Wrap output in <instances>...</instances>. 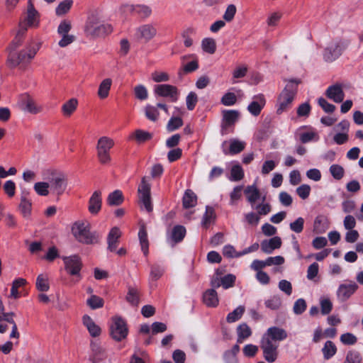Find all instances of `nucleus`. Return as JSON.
Here are the masks:
<instances>
[{
  "mask_svg": "<svg viewBox=\"0 0 363 363\" xmlns=\"http://www.w3.org/2000/svg\"><path fill=\"white\" fill-rule=\"evenodd\" d=\"M84 32L85 36L91 40L104 38L113 32V27L105 21L100 12L95 11L88 16Z\"/></svg>",
  "mask_w": 363,
  "mask_h": 363,
  "instance_id": "obj_2",
  "label": "nucleus"
},
{
  "mask_svg": "<svg viewBox=\"0 0 363 363\" xmlns=\"http://www.w3.org/2000/svg\"><path fill=\"white\" fill-rule=\"evenodd\" d=\"M67 184V179L62 173H53L49 179L50 189L57 195H61L65 192Z\"/></svg>",
  "mask_w": 363,
  "mask_h": 363,
  "instance_id": "obj_12",
  "label": "nucleus"
},
{
  "mask_svg": "<svg viewBox=\"0 0 363 363\" xmlns=\"http://www.w3.org/2000/svg\"><path fill=\"white\" fill-rule=\"evenodd\" d=\"M340 340L341 342L345 345H354L357 342V337L351 333H346L341 335Z\"/></svg>",
  "mask_w": 363,
  "mask_h": 363,
  "instance_id": "obj_58",
  "label": "nucleus"
},
{
  "mask_svg": "<svg viewBox=\"0 0 363 363\" xmlns=\"http://www.w3.org/2000/svg\"><path fill=\"white\" fill-rule=\"evenodd\" d=\"M17 106L22 111L33 115L38 114L43 110V106L39 105L28 93L18 96Z\"/></svg>",
  "mask_w": 363,
  "mask_h": 363,
  "instance_id": "obj_7",
  "label": "nucleus"
},
{
  "mask_svg": "<svg viewBox=\"0 0 363 363\" xmlns=\"http://www.w3.org/2000/svg\"><path fill=\"white\" fill-rule=\"evenodd\" d=\"M72 233L75 239L85 245H94L99 242L101 236L96 231L91 232L88 223L77 221L72 228Z\"/></svg>",
  "mask_w": 363,
  "mask_h": 363,
  "instance_id": "obj_3",
  "label": "nucleus"
},
{
  "mask_svg": "<svg viewBox=\"0 0 363 363\" xmlns=\"http://www.w3.org/2000/svg\"><path fill=\"white\" fill-rule=\"evenodd\" d=\"M101 192L95 191L89 201V211L93 215L97 214L101 208Z\"/></svg>",
  "mask_w": 363,
  "mask_h": 363,
  "instance_id": "obj_22",
  "label": "nucleus"
},
{
  "mask_svg": "<svg viewBox=\"0 0 363 363\" xmlns=\"http://www.w3.org/2000/svg\"><path fill=\"white\" fill-rule=\"evenodd\" d=\"M40 49V44L33 43L27 45L19 50H10L8 52L6 65L9 69L18 68L24 72L27 69L32 60L35 58Z\"/></svg>",
  "mask_w": 363,
  "mask_h": 363,
  "instance_id": "obj_1",
  "label": "nucleus"
},
{
  "mask_svg": "<svg viewBox=\"0 0 363 363\" xmlns=\"http://www.w3.org/2000/svg\"><path fill=\"white\" fill-rule=\"evenodd\" d=\"M154 91L160 96L169 98L172 102H176L179 95V91L176 86L167 84L156 85Z\"/></svg>",
  "mask_w": 363,
  "mask_h": 363,
  "instance_id": "obj_13",
  "label": "nucleus"
},
{
  "mask_svg": "<svg viewBox=\"0 0 363 363\" xmlns=\"http://www.w3.org/2000/svg\"><path fill=\"white\" fill-rule=\"evenodd\" d=\"M245 194L247 196L248 202L251 204L252 208H254L255 202L261 198V194L255 185L247 186L245 191Z\"/></svg>",
  "mask_w": 363,
  "mask_h": 363,
  "instance_id": "obj_25",
  "label": "nucleus"
},
{
  "mask_svg": "<svg viewBox=\"0 0 363 363\" xmlns=\"http://www.w3.org/2000/svg\"><path fill=\"white\" fill-rule=\"evenodd\" d=\"M124 198L121 191L115 190L109 194L107 198V203L110 206H119L123 202Z\"/></svg>",
  "mask_w": 363,
  "mask_h": 363,
  "instance_id": "obj_38",
  "label": "nucleus"
},
{
  "mask_svg": "<svg viewBox=\"0 0 363 363\" xmlns=\"http://www.w3.org/2000/svg\"><path fill=\"white\" fill-rule=\"evenodd\" d=\"M138 237L141 246V250L145 256L148 254L149 242L147 239V233L145 226H142L138 233Z\"/></svg>",
  "mask_w": 363,
  "mask_h": 363,
  "instance_id": "obj_37",
  "label": "nucleus"
},
{
  "mask_svg": "<svg viewBox=\"0 0 363 363\" xmlns=\"http://www.w3.org/2000/svg\"><path fill=\"white\" fill-rule=\"evenodd\" d=\"M201 47L204 52L213 54L216 50V43L214 39L206 38L203 39L201 42Z\"/></svg>",
  "mask_w": 363,
  "mask_h": 363,
  "instance_id": "obj_47",
  "label": "nucleus"
},
{
  "mask_svg": "<svg viewBox=\"0 0 363 363\" xmlns=\"http://www.w3.org/2000/svg\"><path fill=\"white\" fill-rule=\"evenodd\" d=\"M216 219V213L213 208L207 206L206 207V212L203 216L201 225L203 228L207 229Z\"/></svg>",
  "mask_w": 363,
  "mask_h": 363,
  "instance_id": "obj_34",
  "label": "nucleus"
},
{
  "mask_svg": "<svg viewBox=\"0 0 363 363\" xmlns=\"http://www.w3.org/2000/svg\"><path fill=\"white\" fill-rule=\"evenodd\" d=\"M358 286L355 283L349 284H340L337 291V298L341 301H347L357 289Z\"/></svg>",
  "mask_w": 363,
  "mask_h": 363,
  "instance_id": "obj_20",
  "label": "nucleus"
},
{
  "mask_svg": "<svg viewBox=\"0 0 363 363\" xmlns=\"http://www.w3.org/2000/svg\"><path fill=\"white\" fill-rule=\"evenodd\" d=\"M204 303L208 307H216L218 304V294L214 289H208L203 296Z\"/></svg>",
  "mask_w": 363,
  "mask_h": 363,
  "instance_id": "obj_26",
  "label": "nucleus"
},
{
  "mask_svg": "<svg viewBox=\"0 0 363 363\" xmlns=\"http://www.w3.org/2000/svg\"><path fill=\"white\" fill-rule=\"evenodd\" d=\"M180 60L182 66L178 72L179 75L191 73L199 69V60L196 55H185Z\"/></svg>",
  "mask_w": 363,
  "mask_h": 363,
  "instance_id": "obj_11",
  "label": "nucleus"
},
{
  "mask_svg": "<svg viewBox=\"0 0 363 363\" xmlns=\"http://www.w3.org/2000/svg\"><path fill=\"white\" fill-rule=\"evenodd\" d=\"M13 313H4L2 311L0 313V319L1 322L6 321L12 325V331L10 334V337L18 338L19 337V333L18 332L17 325L13 319Z\"/></svg>",
  "mask_w": 363,
  "mask_h": 363,
  "instance_id": "obj_28",
  "label": "nucleus"
},
{
  "mask_svg": "<svg viewBox=\"0 0 363 363\" xmlns=\"http://www.w3.org/2000/svg\"><path fill=\"white\" fill-rule=\"evenodd\" d=\"M279 346L278 342L262 337L260 348L262 350L263 357L267 362L273 363L277 359L279 356Z\"/></svg>",
  "mask_w": 363,
  "mask_h": 363,
  "instance_id": "obj_9",
  "label": "nucleus"
},
{
  "mask_svg": "<svg viewBox=\"0 0 363 363\" xmlns=\"http://www.w3.org/2000/svg\"><path fill=\"white\" fill-rule=\"evenodd\" d=\"M362 360V357L360 352L354 350H351L347 352L343 363H361Z\"/></svg>",
  "mask_w": 363,
  "mask_h": 363,
  "instance_id": "obj_48",
  "label": "nucleus"
},
{
  "mask_svg": "<svg viewBox=\"0 0 363 363\" xmlns=\"http://www.w3.org/2000/svg\"><path fill=\"white\" fill-rule=\"evenodd\" d=\"M304 219L301 217L298 218L294 222L291 223L289 225L291 230L296 233H301L304 227Z\"/></svg>",
  "mask_w": 363,
  "mask_h": 363,
  "instance_id": "obj_63",
  "label": "nucleus"
},
{
  "mask_svg": "<svg viewBox=\"0 0 363 363\" xmlns=\"http://www.w3.org/2000/svg\"><path fill=\"white\" fill-rule=\"evenodd\" d=\"M320 311L323 315L329 314L333 310V303L328 298L322 297L320 299Z\"/></svg>",
  "mask_w": 363,
  "mask_h": 363,
  "instance_id": "obj_54",
  "label": "nucleus"
},
{
  "mask_svg": "<svg viewBox=\"0 0 363 363\" xmlns=\"http://www.w3.org/2000/svg\"><path fill=\"white\" fill-rule=\"evenodd\" d=\"M126 300L131 305L137 306L139 303V292L138 289L133 287H129Z\"/></svg>",
  "mask_w": 363,
  "mask_h": 363,
  "instance_id": "obj_51",
  "label": "nucleus"
},
{
  "mask_svg": "<svg viewBox=\"0 0 363 363\" xmlns=\"http://www.w3.org/2000/svg\"><path fill=\"white\" fill-rule=\"evenodd\" d=\"M306 302L303 298L297 299L293 307V311L296 315L302 314L306 309Z\"/></svg>",
  "mask_w": 363,
  "mask_h": 363,
  "instance_id": "obj_61",
  "label": "nucleus"
},
{
  "mask_svg": "<svg viewBox=\"0 0 363 363\" xmlns=\"http://www.w3.org/2000/svg\"><path fill=\"white\" fill-rule=\"evenodd\" d=\"M86 303L91 309H97L103 307L104 300L99 296L92 295L86 301Z\"/></svg>",
  "mask_w": 363,
  "mask_h": 363,
  "instance_id": "obj_56",
  "label": "nucleus"
},
{
  "mask_svg": "<svg viewBox=\"0 0 363 363\" xmlns=\"http://www.w3.org/2000/svg\"><path fill=\"white\" fill-rule=\"evenodd\" d=\"M157 106L147 105L145 108V116L152 121H157L159 118V111Z\"/></svg>",
  "mask_w": 363,
  "mask_h": 363,
  "instance_id": "obj_53",
  "label": "nucleus"
},
{
  "mask_svg": "<svg viewBox=\"0 0 363 363\" xmlns=\"http://www.w3.org/2000/svg\"><path fill=\"white\" fill-rule=\"evenodd\" d=\"M36 289L42 292L48 291L50 289L48 277L46 274H40L37 277Z\"/></svg>",
  "mask_w": 363,
  "mask_h": 363,
  "instance_id": "obj_43",
  "label": "nucleus"
},
{
  "mask_svg": "<svg viewBox=\"0 0 363 363\" xmlns=\"http://www.w3.org/2000/svg\"><path fill=\"white\" fill-rule=\"evenodd\" d=\"M197 203V196L191 189H186L182 198V204L184 208L194 207Z\"/></svg>",
  "mask_w": 363,
  "mask_h": 363,
  "instance_id": "obj_30",
  "label": "nucleus"
},
{
  "mask_svg": "<svg viewBox=\"0 0 363 363\" xmlns=\"http://www.w3.org/2000/svg\"><path fill=\"white\" fill-rule=\"evenodd\" d=\"M121 236V232L118 228L113 227L111 229L107 237L108 250H110L111 252H115L116 250L118 244V240Z\"/></svg>",
  "mask_w": 363,
  "mask_h": 363,
  "instance_id": "obj_23",
  "label": "nucleus"
},
{
  "mask_svg": "<svg viewBox=\"0 0 363 363\" xmlns=\"http://www.w3.org/2000/svg\"><path fill=\"white\" fill-rule=\"evenodd\" d=\"M281 304L282 301L279 295L272 296L264 301L266 308L272 311L279 310L281 308Z\"/></svg>",
  "mask_w": 363,
  "mask_h": 363,
  "instance_id": "obj_39",
  "label": "nucleus"
},
{
  "mask_svg": "<svg viewBox=\"0 0 363 363\" xmlns=\"http://www.w3.org/2000/svg\"><path fill=\"white\" fill-rule=\"evenodd\" d=\"M112 80L110 78H106L100 83L97 94L101 99H104L108 96Z\"/></svg>",
  "mask_w": 363,
  "mask_h": 363,
  "instance_id": "obj_36",
  "label": "nucleus"
},
{
  "mask_svg": "<svg viewBox=\"0 0 363 363\" xmlns=\"http://www.w3.org/2000/svg\"><path fill=\"white\" fill-rule=\"evenodd\" d=\"M281 246V240L277 236L269 240H264L261 242V250L266 254H271L274 250L280 248Z\"/></svg>",
  "mask_w": 363,
  "mask_h": 363,
  "instance_id": "obj_21",
  "label": "nucleus"
},
{
  "mask_svg": "<svg viewBox=\"0 0 363 363\" xmlns=\"http://www.w3.org/2000/svg\"><path fill=\"white\" fill-rule=\"evenodd\" d=\"M19 209L24 218H28L31 213L32 204L26 196H22L21 203L19 204Z\"/></svg>",
  "mask_w": 363,
  "mask_h": 363,
  "instance_id": "obj_42",
  "label": "nucleus"
},
{
  "mask_svg": "<svg viewBox=\"0 0 363 363\" xmlns=\"http://www.w3.org/2000/svg\"><path fill=\"white\" fill-rule=\"evenodd\" d=\"M157 34V29L155 24L145 23L136 28L135 38L137 40L146 43L152 40Z\"/></svg>",
  "mask_w": 363,
  "mask_h": 363,
  "instance_id": "obj_10",
  "label": "nucleus"
},
{
  "mask_svg": "<svg viewBox=\"0 0 363 363\" xmlns=\"http://www.w3.org/2000/svg\"><path fill=\"white\" fill-rule=\"evenodd\" d=\"M266 104V99L263 94H259L252 97V101L247 106V111L254 116L260 114Z\"/></svg>",
  "mask_w": 363,
  "mask_h": 363,
  "instance_id": "obj_16",
  "label": "nucleus"
},
{
  "mask_svg": "<svg viewBox=\"0 0 363 363\" xmlns=\"http://www.w3.org/2000/svg\"><path fill=\"white\" fill-rule=\"evenodd\" d=\"M22 21L26 22V24L30 28H38L39 26L40 13L30 1H28L26 14Z\"/></svg>",
  "mask_w": 363,
  "mask_h": 363,
  "instance_id": "obj_15",
  "label": "nucleus"
},
{
  "mask_svg": "<svg viewBox=\"0 0 363 363\" xmlns=\"http://www.w3.org/2000/svg\"><path fill=\"white\" fill-rule=\"evenodd\" d=\"M72 4L71 0H64L56 8L55 12L57 16H62L70 9Z\"/></svg>",
  "mask_w": 363,
  "mask_h": 363,
  "instance_id": "obj_59",
  "label": "nucleus"
},
{
  "mask_svg": "<svg viewBox=\"0 0 363 363\" xmlns=\"http://www.w3.org/2000/svg\"><path fill=\"white\" fill-rule=\"evenodd\" d=\"M322 352L324 358L325 359H329L335 354L337 352V347L332 341L328 340L325 342L322 349Z\"/></svg>",
  "mask_w": 363,
  "mask_h": 363,
  "instance_id": "obj_44",
  "label": "nucleus"
},
{
  "mask_svg": "<svg viewBox=\"0 0 363 363\" xmlns=\"http://www.w3.org/2000/svg\"><path fill=\"white\" fill-rule=\"evenodd\" d=\"M109 329L111 337L118 342L126 338L128 334V328L125 320L118 315L112 317Z\"/></svg>",
  "mask_w": 363,
  "mask_h": 363,
  "instance_id": "obj_6",
  "label": "nucleus"
},
{
  "mask_svg": "<svg viewBox=\"0 0 363 363\" xmlns=\"http://www.w3.org/2000/svg\"><path fill=\"white\" fill-rule=\"evenodd\" d=\"M325 96L335 103H340L344 100L345 93L342 86L336 84L327 89Z\"/></svg>",
  "mask_w": 363,
  "mask_h": 363,
  "instance_id": "obj_19",
  "label": "nucleus"
},
{
  "mask_svg": "<svg viewBox=\"0 0 363 363\" xmlns=\"http://www.w3.org/2000/svg\"><path fill=\"white\" fill-rule=\"evenodd\" d=\"M240 113L235 110H226L223 111L222 135L226 134L225 130L235 124L238 120Z\"/></svg>",
  "mask_w": 363,
  "mask_h": 363,
  "instance_id": "obj_18",
  "label": "nucleus"
},
{
  "mask_svg": "<svg viewBox=\"0 0 363 363\" xmlns=\"http://www.w3.org/2000/svg\"><path fill=\"white\" fill-rule=\"evenodd\" d=\"M83 323L86 327L91 336L97 337L101 334V328L95 324L89 315H85L83 316Z\"/></svg>",
  "mask_w": 363,
  "mask_h": 363,
  "instance_id": "obj_32",
  "label": "nucleus"
},
{
  "mask_svg": "<svg viewBox=\"0 0 363 363\" xmlns=\"http://www.w3.org/2000/svg\"><path fill=\"white\" fill-rule=\"evenodd\" d=\"M78 101L76 99H70L65 102L62 107V111L65 116H70L77 109Z\"/></svg>",
  "mask_w": 363,
  "mask_h": 363,
  "instance_id": "obj_40",
  "label": "nucleus"
},
{
  "mask_svg": "<svg viewBox=\"0 0 363 363\" xmlns=\"http://www.w3.org/2000/svg\"><path fill=\"white\" fill-rule=\"evenodd\" d=\"M114 146V141L111 138L103 136L97 142L96 151L100 152H109Z\"/></svg>",
  "mask_w": 363,
  "mask_h": 363,
  "instance_id": "obj_27",
  "label": "nucleus"
},
{
  "mask_svg": "<svg viewBox=\"0 0 363 363\" xmlns=\"http://www.w3.org/2000/svg\"><path fill=\"white\" fill-rule=\"evenodd\" d=\"M134 94L135 97L139 100H145L148 96L147 89L142 84L135 86Z\"/></svg>",
  "mask_w": 363,
  "mask_h": 363,
  "instance_id": "obj_64",
  "label": "nucleus"
},
{
  "mask_svg": "<svg viewBox=\"0 0 363 363\" xmlns=\"http://www.w3.org/2000/svg\"><path fill=\"white\" fill-rule=\"evenodd\" d=\"M245 147V143L244 142L240 141L236 139H233L230 140V148L229 150H226L223 148V153L225 155H235L241 152Z\"/></svg>",
  "mask_w": 363,
  "mask_h": 363,
  "instance_id": "obj_33",
  "label": "nucleus"
},
{
  "mask_svg": "<svg viewBox=\"0 0 363 363\" xmlns=\"http://www.w3.org/2000/svg\"><path fill=\"white\" fill-rule=\"evenodd\" d=\"M237 342L242 343L245 340L251 336L252 330L246 323H242L237 328Z\"/></svg>",
  "mask_w": 363,
  "mask_h": 363,
  "instance_id": "obj_35",
  "label": "nucleus"
},
{
  "mask_svg": "<svg viewBox=\"0 0 363 363\" xmlns=\"http://www.w3.org/2000/svg\"><path fill=\"white\" fill-rule=\"evenodd\" d=\"M150 189V184L147 182L146 178L143 177L138 189V200L141 208H144L148 213L153 210Z\"/></svg>",
  "mask_w": 363,
  "mask_h": 363,
  "instance_id": "obj_8",
  "label": "nucleus"
},
{
  "mask_svg": "<svg viewBox=\"0 0 363 363\" xmlns=\"http://www.w3.org/2000/svg\"><path fill=\"white\" fill-rule=\"evenodd\" d=\"M330 172L335 179L340 180L345 174L344 168L339 164H333L330 167Z\"/></svg>",
  "mask_w": 363,
  "mask_h": 363,
  "instance_id": "obj_57",
  "label": "nucleus"
},
{
  "mask_svg": "<svg viewBox=\"0 0 363 363\" xmlns=\"http://www.w3.org/2000/svg\"><path fill=\"white\" fill-rule=\"evenodd\" d=\"M65 270L72 276L78 275L82 269V261L79 256L73 255L63 258Z\"/></svg>",
  "mask_w": 363,
  "mask_h": 363,
  "instance_id": "obj_14",
  "label": "nucleus"
},
{
  "mask_svg": "<svg viewBox=\"0 0 363 363\" xmlns=\"http://www.w3.org/2000/svg\"><path fill=\"white\" fill-rule=\"evenodd\" d=\"M49 182H37L34 185V189L40 196H48L49 194Z\"/></svg>",
  "mask_w": 363,
  "mask_h": 363,
  "instance_id": "obj_55",
  "label": "nucleus"
},
{
  "mask_svg": "<svg viewBox=\"0 0 363 363\" xmlns=\"http://www.w3.org/2000/svg\"><path fill=\"white\" fill-rule=\"evenodd\" d=\"M254 209L257 211L259 216H266L272 211V206L269 203H262L258 205H254Z\"/></svg>",
  "mask_w": 363,
  "mask_h": 363,
  "instance_id": "obj_62",
  "label": "nucleus"
},
{
  "mask_svg": "<svg viewBox=\"0 0 363 363\" xmlns=\"http://www.w3.org/2000/svg\"><path fill=\"white\" fill-rule=\"evenodd\" d=\"M287 336V333L284 329L274 326L269 328L262 337L278 342L286 339Z\"/></svg>",
  "mask_w": 363,
  "mask_h": 363,
  "instance_id": "obj_17",
  "label": "nucleus"
},
{
  "mask_svg": "<svg viewBox=\"0 0 363 363\" xmlns=\"http://www.w3.org/2000/svg\"><path fill=\"white\" fill-rule=\"evenodd\" d=\"M152 135L147 131L138 129L136 130L132 135L130 136V139H135L138 143H145L147 140L152 139Z\"/></svg>",
  "mask_w": 363,
  "mask_h": 363,
  "instance_id": "obj_41",
  "label": "nucleus"
},
{
  "mask_svg": "<svg viewBox=\"0 0 363 363\" xmlns=\"http://www.w3.org/2000/svg\"><path fill=\"white\" fill-rule=\"evenodd\" d=\"M183 125V121L180 117H172L169 121L167 128L169 131H174Z\"/></svg>",
  "mask_w": 363,
  "mask_h": 363,
  "instance_id": "obj_60",
  "label": "nucleus"
},
{
  "mask_svg": "<svg viewBox=\"0 0 363 363\" xmlns=\"http://www.w3.org/2000/svg\"><path fill=\"white\" fill-rule=\"evenodd\" d=\"M26 284V280L23 278H18L15 279L12 283V286L11 289V297L13 298H19L20 295L18 291V289L21 286H24Z\"/></svg>",
  "mask_w": 363,
  "mask_h": 363,
  "instance_id": "obj_50",
  "label": "nucleus"
},
{
  "mask_svg": "<svg viewBox=\"0 0 363 363\" xmlns=\"http://www.w3.org/2000/svg\"><path fill=\"white\" fill-rule=\"evenodd\" d=\"M298 84V82L295 80H290L286 84L277 100V114H281L291 107L297 91Z\"/></svg>",
  "mask_w": 363,
  "mask_h": 363,
  "instance_id": "obj_4",
  "label": "nucleus"
},
{
  "mask_svg": "<svg viewBox=\"0 0 363 363\" xmlns=\"http://www.w3.org/2000/svg\"><path fill=\"white\" fill-rule=\"evenodd\" d=\"M164 268L159 264H152L150 267L149 280L150 281H157L164 274Z\"/></svg>",
  "mask_w": 363,
  "mask_h": 363,
  "instance_id": "obj_46",
  "label": "nucleus"
},
{
  "mask_svg": "<svg viewBox=\"0 0 363 363\" xmlns=\"http://www.w3.org/2000/svg\"><path fill=\"white\" fill-rule=\"evenodd\" d=\"M329 228L328 218L324 216H318L314 220L313 230L316 233H323Z\"/></svg>",
  "mask_w": 363,
  "mask_h": 363,
  "instance_id": "obj_31",
  "label": "nucleus"
},
{
  "mask_svg": "<svg viewBox=\"0 0 363 363\" xmlns=\"http://www.w3.org/2000/svg\"><path fill=\"white\" fill-rule=\"evenodd\" d=\"M245 307L242 306L237 307L233 312L228 313L226 318L227 322L230 323L240 320L245 313Z\"/></svg>",
  "mask_w": 363,
  "mask_h": 363,
  "instance_id": "obj_49",
  "label": "nucleus"
},
{
  "mask_svg": "<svg viewBox=\"0 0 363 363\" xmlns=\"http://www.w3.org/2000/svg\"><path fill=\"white\" fill-rule=\"evenodd\" d=\"M91 351L92 354L89 359L93 363H99L106 357L105 350L97 344H91Z\"/></svg>",
  "mask_w": 363,
  "mask_h": 363,
  "instance_id": "obj_29",
  "label": "nucleus"
},
{
  "mask_svg": "<svg viewBox=\"0 0 363 363\" xmlns=\"http://www.w3.org/2000/svg\"><path fill=\"white\" fill-rule=\"evenodd\" d=\"M347 45L348 42L345 40H333L324 50L323 59L329 62L335 61L342 54Z\"/></svg>",
  "mask_w": 363,
  "mask_h": 363,
  "instance_id": "obj_5",
  "label": "nucleus"
},
{
  "mask_svg": "<svg viewBox=\"0 0 363 363\" xmlns=\"http://www.w3.org/2000/svg\"><path fill=\"white\" fill-rule=\"evenodd\" d=\"M186 235V228L180 225H175L170 233L169 242L172 245L181 242Z\"/></svg>",
  "mask_w": 363,
  "mask_h": 363,
  "instance_id": "obj_24",
  "label": "nucleus"
},
{
  "mask_svg": "<svg viewBox=\"0 0 363 363\" xmlns=\"http://www.w3.org/2000/svg\"><path fill=\"white\" fill-rule=\"evenodd\" d=\"M244 177V172L240 164L233 165L230 171V179L232 181H240Z\"/></svg>",
  "mask_w": 363,
  "mask_h": 363,
  "instance_id": "obj_52",
  "label": "nucleus"
},
{
  "mask_svg": "<svg viewBox=\"0 0 363 363\" xmlns=\"http://www.w3.org/2000/svg\"><path fill=\"white\" fill-rule=\"evenodd\" d=\"M130 9L134 13L143 18L149 17L152 13V9L149 6L145 5L130 6Z\"/></svg>",
  "mask_w": 363,
  "mask_h": 363,
  "instance_id": "obj_45",
  "label": "nucleus"
}]
</instances>
